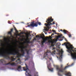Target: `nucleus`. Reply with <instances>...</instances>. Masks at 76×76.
Listing matches in <instances>:
<instances>
[{"instance_id": "21", "label": "nucleus", "mask_w": 76, "mask_h": 76, "mask_svg": "<svg viewBox=\"0 0 76 76\" xmlns=\"http://www.w3.org/2000/svg\"><path fill=\"white\" fill-rule=\"evenodd\" d=\"M38 37H39V38H42V39H43V38H44L42 36H38Z\"/></svg>"}, {"instance_id": "47", "label": "nucleus", "mask_w": 76, "mask_h": 76, "mask_svg": "<svg viewBox=\"0 0 76 76\" xmlns=\"http://www.w3.org/2000/svg\"><path fill=\"white\" fill-rule=\"evenodd\" d=\"M29 35H30V33H28Z\"/></svg>"}, {"instance_id": "19", "label": "nucleus", "mask_w": 76, "mask_h": 76, "mask_svg": "<svg viewBox=\"0 0 76 76\" xmlns=\"http://www.w3.org/2000/svg\"><path fill=\"white\" fill-rule=\"evenodd\" d=\"M18 61H19V62H18V63H21V61L20 58H18Z\"/></svg>"}, {"instance_id": "45", "label": "nucleus", "mask_w": 76, "mask_h": 76, "mask_svg": "<svg viewBox=\"0 0 76 76\" xmlns=\"http://www.w3.org/2000/svg\"><path fill=\"white\" fill-rule=\"evenodd\" d=\"M55 49V48H53V50H54Z\"/></svg>"}, {"instance_id": "56", "label": "nucleus", "mask_w": 76, "mask_h": 76, "mask_svg": "<svg viewBox=\"0 0 76 76\" xmlns=\"http://www.w3.org/2000/svg\"><path fill=\"white\" fill-rule=\"evenodd\" d=\"M47 57H48V56H47Z\"/></svg>"}, {"instance_id": "7", "label": "nucleus", "mask_w": 76, "mask_h": 76, "mask_svg": "<svg viewBox=\"0 0 76 76\" xmlns=\"http://www.w3.org/2000/svg\"><path fill=\"white\" fill-rule=\"evenodd\" d=\"M28 26H32V27H34V26H36L37 27V24L35 23H34V21H33L31 24L30 25H28Z\"/></svg>"}, {"instance_id": "39", "label": "nucleus", "mask_w": 76, "mask_h": 76, "mask_svg": "<svg viewBox=\"0 0 76 76\" xmlns=\"http://www.w3.org/2000/svg\"><path fill=\"white\" fill-rule=\"evenodd\" d=\"M16 31V33H18V31L17 30L15 31Z\"/></svg>"}, {"instance_id": "23", "label": "nucleus", "mask_w": 76, "mask_h": 76, "mask_svg": "<svg viewBox=\"0 0 76 76\" xmlns=\"http://www.w3.org/2000/svg\"><path fill=\"white\" fill-rule=\"evenodd\" d=\"M48 69L49 70H50V71H51V72H53V69L52 68V69H51L49 68L48 67Z\"/></svg>"}, {"instance_id": "27", "label": "nucleus", "mask_w": 76, "mask_h": 76, "mask_svg": "<svg viewBox=\"0 0 76 76\" xmlns=\"http://www.w3.org/2000/svg\"><path fill=\"white\" fill-rule=\"evenodd\" d=\"M62 35H60L58 36V38H61Z\"/></svg>"}, {"instance_id": "38", "label": "nucleus", "mask_w": 76, "mask_h": 76, "mask_svg": "<svg viewBox=\"0 0 76 76\" xmlns=\"http://www.w3.org/2000/svg\"><path fill=\"white\" fill-rule=\"evenodd\" d=\"M14 28H15V31H17V30H16V28L15 27Z\"/></svg>"}, {"instance_id": "25", "label": "nucleus", "mask_w": 76, "mask_h": 76, "mask_svg": "<svg viewBox=\"0 0 76 76\" xmlns=\"http://www.w3.org/2000/svg\"><path fill=\"white\" fill-rule=\"evenodd\" d=\"M58 76H62V75H61V74H60V73L59 72H58Z\"/></svg>"}, {"instance_id": "17", "label": "nucleus", "mask_w": 76, "mask_h": 76, "mask_svg": "<svg viewBox=\"0 0 76 76\" xmlns=\"http://www.w3.org/2000/svg\"><path fill=\"white\" fill-rule=\"evenodd\" d=\"M61 31H63V30H62V29H61L60 30ZM63 32H64V34H67V31L65 30H64L63 31Z\"/></svg>"}, {"instance_id": "5", "label": "nucleus", "mask_w": 76, "mask_h": 76, "mask_svg": "<svg viewBox=\"0 0 76 76\" xmlns=\"http://www.w3.org/2000/svg\"><path fill=\"white\" fill-rule=\"evenodd\" d=\"M46 38H44V37L42 39L43 42H42V43H45V42L47 40H48V39H50L52 38H53V37H51V36H49V37H46Z\"/></svg>"}, {"instance_id": "48", "label": "nucleus", "mask_w": 76, "mask_h": 76, "mask_svg": "<svg viewBox=\"0 0 76 76\" xmlns=\"http://www.w3.org/2000/svg\"><path fill=\"white\" fill-rule=\"evenodd\" d=\"M43 36H44V37H45V36H44V35H43Z\"/></svg>"}, {"instance_id": "31", "label": "nucleus", "mask_w": 76, "mask_h": 76, "mask_svg": "<svg viewBox=\"0 0 76 76\" xmlns=\"http://www.w3.org/2000/svg\"><path fill=\"white\" fill-rule=\"evenodd\" d=\"M52 31L53 33H56V31L54 30H52Z\"/></svg>"}, {"instance_id": "9", "label": "nucleus", "mask_w": 76, "mask_h": 76, "mask_svg": "<svg viewBox=\"0 0 76 76\" xmlns=\"http://www.w3.org/2000/svg\"><path fill=\"white\" fill-rule=\"evenodd\" d=\"M56 41L55 40H53V41H51V40H49L48 41L49 43H51V46H50V47H54V43Z\"/></svg>"}, {"instance_id": "15", "label": "nucleus", "mask_w": 76, "mask_h": 76, "mask_svg": "<svg viewBox=\"0 0 76 76\" xmlns=\"http://www.w3.org/2000/svg\"><path fill=\"white\" fill-rule=\"evenodd\" d=\"M67 44H68V45H66H66L68 46L69 47H72L73 46V45L69 43V42H68L67 43Z\"/></svg>"}, {"instance_id": "11", "label": "nucleus", "mask_w": 76, "mask_h": 76, "mask_svg": "<svg viewBox=\"0 0 76 76\" xmlns=\"http://www.w3.org/2000/svg\"><path fill=\"white\" fill-rule=\"evenodd\" d=\"M51 53V52L50 51L47 50V52H45V56H48V53Z\"/></svg>"}, {"instance_id": "42", "label": "nucleus", "mask_w": 76, "mask_h": 76, "mask_svg": "<svg viewBox=\"0 0 76 76\" xmlns=\"http://www.w3.org/2000/svg\"><path fill=\"white\" fill-rule=\"evenodd\" d=\"M34 40H36V39H33V41H34Z\"/></svg>"}, {"instance_id": "24", "label": "nucleus", "mask_w": 76, "mask_h": 76, "mask_svg": "<svg viewBox=\"0 0 76 76\" xmlns=\"http://www.w3.org/2000/svg\"><path fill=\"white\" fill-rule=\"evenodd\" d=\"M65 45V46L66 47V45H68V44H67V43H66V42L64 43L63 44V45Z\"/></svg>"}, {"instance_id": "52", "label": "nucleus", "mask_w": 76, "mask_h": 76, "mask_svg": "<svg viewBox=\"0 0 76 76\" xmlns=\"http://www.w3.org/2000/svg\"><path fill=\"white\" fill-rule=\"evenodd\" d=\"M7 16H9V15H7Z\"/></svg>"}, {"instance_id": "49", "label": "nucleus", "mask_w": 76, "mask_h": 76, "mask_svg": "<svg viewBox=\"0 0 76 76\" xmlns=\"http://www.w3.org/2000/svg\"><path fill=\"white\" fill-rule=\"evenodd\" d=\"M37 22H39V21L37 20Z\"/></svg>"}, {"instance_id": "1", "label": "nucleus", "mask_w": 76, "mask_h": 76, "mask_svg": "<svg viewBox=\"0 0 76 76\" xmlns=\"http://www.w3.org/2000/svg\"><path fill=\"white\" fill-rule=\"evenodd\" d=\"M3 40H0V43L1 44L0 45V56H2L3 57L6 58L7 60H8V59L10 60V58L9 56V55H13L14 56L17 55V58H21L22 56H23L25 54V50L23 49H25V51L26 52L27 54H29V52L30 51V50L26 49L27 48L26 46H25V47H19V48H22V49L20 50L22 53V54L19 53V50L16 49L14 51H12L13 50V48H12L10 49L11 51H12L11 52H5L6 54H4L2 53V50L3 49H4V47L5 46V45L3 44Z\"/></svg>"}, {"instance_id": "35", "label": "nucleus", "mask_w": 76, "mask_h": 76, "mask_svg": "<svg viewBox=\"0 0 76 76\" xmlns=\"http://www.w3.org/2000/svg\"><path fill=\"white\" fill-rule=\"evenodd\" d=\"M8 23H9L10 24H11V23H10V21H8Z\"/></svg>"}, {"instance_id": "36", "label": "nucleus", "mask_w": 76, "mask_h": 76, "mask_svg": "<svg viewBox=\"0 0 76 76\" xmlns=\"http://www.w3.org/2000/svg\"><path fill=\"white\" fill-rule=\"evenodd\" d=\"M36 38H39V37H38V36L37 35L36 37Z\"/></svg>"}, {"instance_id": "53", "label": "nucleus", "mask_w": 76, "mask_h": 76, "mask_svg": "<svg viewBox=\"0 0 76 76\" xmlns=\"http://www.w3.org/2000/svg\"><path fill=\"white\" fill-rule=\"evenodd\" d=\"M75 50H76V48H75Z\"/></svg>"}, {"instance_id": "43", "label": "nucleus", "mask_w": 76, "mask_h": 76, "mask_svg": "<svg viewBox=\"0 0 76 76\" xmlns=\"http://www.w3.org/2000/svg\"><path fill=\"white\" fill-rule=\"evenodd\" d=\"M55 34H58V35H59V34L58 33H56Z\"/></svg>"}, {"instance_id": "12", "label": "nucleus", "mask_w": 76, "mask_h": 76, "mask_svg": "<svg viewBox=\"0 0 76 76\" xmlns=\"http://www.w3.org/2000/svg\"><path fill=\"white\" fill-rule=\"evenodd\" d=\"M3 62H4L5 63H6V61L4 60V59H1L0 60V63H3Z\"/></svg>"}, {"instance_id": "14", "label": "nucleus", "mask_w": 76, "mask_h": 76, "mask_svg": "<svg viewBox=\"0 0 76 76\" xmlns=\"http://www.w3.org/2000/svg\"><path fill=\"white\" fill-rule=\"evenodd\" d=\"M21 69L22 68H21V66H20V65L18 67V68H17V70H18V71H20V70H21Z\"/></svg>"}, {"instance_id": "20", "label": "nucleus", "mask_w": 76, "mask_h": 76, "mask_svg": "<svg viewBox=\"0 0 76 76\" xmlns=\"http://www.w3.org/2000/svg\"><path fill=\"white\" fill-rule=\"evenodd\" d=\"M36 23L37 25V26L38 24L39 25H41V23L39 22H36Z\"/></svg>"}, {"instance_id": "26", "label": "nucleus", "mask_w": 76, "mask_h": 76, "mask_svg": "<svg viewBox=\"0 0 76 76\" xmlns=\"http://www.w3.org/2000/svg\"><path fill=\"white\" fill-rule=\"evenodd\" d=\"M26 41L27 44H30V43H31V42L30 41H27V40H26Z\"/></svg>"}, {"instance_id": "16", "label": "nucleus", "mask_w": 76, "mask_h": 76, "mask_svg": "<svg viewBox=\"0 0 76 76\" xmlns=\"http://www.w3.org/2000/svg\"><path fill=\"white\" fill-rule=\"evenodd\" d=\"M65 75L66 76H71V73L69 72H68L66 74H65Z\"/></svg>"}, {"instance_id": "34", "label": "nucleus", "mask_w": 76, "mask_h": 76, "mask_svg": "<svg viewBox=\"0 0 76 76\" xmlns=\"http://www.w3.org/2000/svg\"><path fill=\"white\" fill-rule=\"evenodd\" d=\"M69 37H72V35L71 34H69Z\"/></svg>"}, {"instance_id": "8", "label": "nucleus", "mask_w": 76, "mask_h": 76, "mask_svg": "<svg viewBox=\"0 0 76 76\" xmlns=\"http://www.w3.org/2000/svg\"><path fill=\"white\" fill-rule=\"evenodd\" d=\"M9 64H10L11 66H16V64L15 62L12 63H11L10 62H9L8 63L4 64V66H7V65H8Z\"/></svg>"}, {"instance_id": "51", "label": "nucleus", "mask_w": 76, "mask_h": 76, "mask_svg": "<svg viewBox=\"0 0 76 76\" xmlns=\"http://www.w3.org/2000/svg\"><path fill=\"white\" fill-rule=\"evenodd\" d=\"M47 34V33H45V34Z\"/></svg>"}, {"instance_id": "2", "label": "nucleus", "mask_w": 76, "mask_h": 76, "mask_svg": "<svg viewBox=\"0 0 76 76\" xmlns=\"http://www.w3.org/2000/svg\"><path fill=\"white\" fill-rule=\"evenodd\" d=\"M54 20L52 19V17H50L47 19L46 22L47 23H45V25L47 27L44 28H45V30L46 31H48V29H49V27L51 25H54L55 24V23L54 22H53V23H51V22H52V21H53Z\"/></svg>"}, {"instance_id": "54", "label": "nucleus", "mask_w": 76, "mask_h": 76, "mask_svg": "<svg viewBox=\"0 0 76 76\" xmlns=\"http://www.w3.org/2000/svg\"><path fill=\"white\" fill-rule=\"evenodd\" d=\"M6 40V39H5Z\"/></svg>"}, {"instance_id": "37", "label": "nucleus", "mask_w": 76, "mask_h": 76, "mask_svg": "<svg viewBox=\"0 0 76 76\" xmlns=\"http://www.w3.org/2000/svg\"><path fill=\"white\" fill-rule=\"evenodd\" d=\"M48 58H49V59H50V60H51V59H52V58H50L48 57Z\"/></svg>"}, {"instance_id": "41", "label": "nucleus", "mask_w": 76, "mask_h": 76, "mask_svg": "<svg viewBox=\"0 0 76 76\" xmlns=\"http://www.w3.org/2000/svg\"><path fill=\"white\" fill-rule=\"evenodd\" d=\"M65 40L66 41H68L67 40V39H65Z\"/></svg>"}, {"instance_id": "6", "label": "nucleus", "mask_w": 76, "mask_h": 76, "mask_svg": "<svg viewBox=\"0 0 76 76\" xmlns=\"http://www.w3.org/2000/svg\"><path fill=\"white\" fill-rule=\"evenodd\" d=\"M26 67L25 68V67H24L23 68L24 70V71H26V73H27L28 75V76H32L31 75L29 74V73L28 72L27 70H28V66H27V65H26Z\"/></svg>"}, {"instance_id": "46", "label": "nucleus", "mask_w": 76, "mask_h": 76, "mask_svg": "<svg viewBox=\"0 0 76 76\" xmlns=\"http://www.w3.org/2000/svg\"><path fill=\"white\" fill-rule=\"evenodd\" d=\"M18 61V60L16 61L15 62H17Z\"/></svg>"}, {"instance_id": "4", "label": "nucleus", "mask_w": 76, "mask_h": 76, "mask_svg": "<svg viewBox=\"0 0 76 76\" xmlns=\"http://www.w3.org/2000/svg\"><path fill=\"white\" fill-rule=\"evenodd\" d=\"M66 48L68 50H67L69 52V53H71V55L72 56V53H72V51H73V52H74V51H75L74 50L72 49H75V48H74V47H69L67 45H66Z\"/></svg>"}, {"instance_id": "33", "label": "nucleus", "mask_w": 76, "mask_h": 76, "mask_svg": "<svg viewBox=\"0 0 76 76\" xmlns=\"http://www.w3.org/2000/svg\"><path fill=\"white\" fill-rule=\"evenodd\" d=\"M54 35V34L53 33L52 34L51 36H50L51 37H52L53 35Z\"/></svg>"}, {"instance_id": "29", "label": "nucleus", "mask_w": 76, "mask_h": 76, "mask_svg": "<svg viewBox=\"0 0 76 76\" xmlns=\"http://www.w3.org/2000/svg\"><path fill=\"white\" fill-rule=\"evenodd\" d=\"M6 42L7 43V45H10V44H9V42L6 41Z\"/></svg>"}, {"instance_id": "30", "label": "nucleus", "mask_w": 76, "mask_h": 76, "mask_svg": "<svg viewBox=\"0 0 76 76\" xmlns=\"http://www.w3.org/2000/svg\"><path fill=\"white\" fill-rule=\"evenodd\" d=\"M61 51H60V53H61L62 54V53H63V49H61Z\"/></svg>"}, {"instance_id": "18", "label": "nucleus", "mask_w": 76, "mask_h": 76, "mask_svg": "<svg viewBox=\"0 0 76 76\" xmlns=\"http://www.w3.org/2000/svg\"><path fill=\"white\" fill-rule=\"evenodd\" d=\"M11 60L12 61H14V60H16V58H13V57H11Z\"/></svg>"}, {"instance_id": "13", "label": "nucleus", "mask_w": 76, "mask_h": 76, "mask_svg": "<svg viewBox=\"0 0 76 76\" xmlns=\"http://www.w3.org/2000/svg\"><path fill=\"white\" fill-rule=\"evenodd\" d=\"M13 28L11 29H10V31H9L8 32V34H10L11 35H12V32H13Z\"/></svg>"}, {"instance_id": "32", "label": "nucleus", "mask_w": 76, "mask_h": 76, "mask_svg": "<svg viewBox=\"0 0 76 76\" xmlns=\"http://www.w3.org/2000/svg\"><path fill=\"white\" fill-rule=\"evenodd\" d=\"M29 58V57L28 56L27 58L25 59V60H28Z\"/></svg>"}, {"instance_id": "44", "label": "nucleus", "mask_w": 76, "mask_h": 76, "mask_svg": "<svg viewBox=\"0 0 76 76\" xmlns=\"http://www.w3.org/2000/svg\"><path fill=\"white\" fill-rule=\"evenodd\" d=\"M42 43V45H44V43Z\"/></svg>"}, {"instance_id": "50", "label": "nucleus", "mask_w": 76, "mask_h": 76, "mask_svg": "<svg viewBox=\"0 0 76 76\" xmlns=\"http://www.w3.org/2000/svg\"><path fill=\"white\" fill-rule=\"evenodd\" d=\"M18 36H19L20 35L19 34H18Z\"/></svg>"}, {"instance_id": "57", "label": "nucleus", "mask_w": 76, "mask_h": 76, "mask_svg": "<svg viewBox=\"0 0 76 76\" xmlns=\"http://www.w3.org/2000/svg\"><path fill=\"white\" fill-rule=\"evenodd\" d=\"M54 52H55V51H54Z\"/></svg>"}, {"instance_id": "55", "label": "nucleus", "mask_w": 76, "mask_h": 76, "mask_svg": "<svg viewBox=\"0 0 76 76\" xmlns=\"http://www.w3.org/2000/svg\"><path fill=\"white\" fill-rule=\"evenodd\" d=\"M11 48H12V47H11Z\"/></svg>"}, {"instance_id": "28", "label": "nucleus", "mask_w": 76, "mask_h": 76, "mask_svg": "<svg viewBox=\"0 0 76 76\" xmlns=\"http://www.w3.org/2000/svg\"><path fill=\"white\" fill-rule=\"evenodd\" d=\"M59 58L60 60H61V59L62 58V55L60 56L59 57Z\"/></svg>"}, {"instance_id": "40", "label": "nucleus", "mask_w": 76, "mask_h": 76, "mask_svg": "<svg viewBox=\"0 0 76 76\" xmlns=\"http://www.w3.org/2000/svg\"><path fill=\"white\" fill-rule=\"evenodd\" d=\"M74 50V51L73 52L74 53H75V52H76V50Z\"/></svg>"}, {"instance_id": "22", "label": "nucleus", "mask_w": 76, "mask_h": 76, "mask_svg": "<svg viewBox=\"0 0 76 76\" xmlns=\"http://www.w3.org/2000/svg\"><path fill=\"white\" fill-rule=\"evenodd\" d=\"M38 72H36L35 74L34 75V76H38Z\"/></svg>"}, {"instance_id": "10", "label": "nucleus", "mask_w": 76, "mask_h": 76, "mask_svg": "<svg viewBox=\"0 0 76 76\" xmlns=\"http://www.w3.org/2000/svg\"><path fill=\"white\" fill-rule=\"evenodd\" d=\"M71 56L73 59H76V54L72 53L71 54Z\"/></svg>"}, {"instance_id": "3", "label": "nucleus", "mask_w": 76, "mask_h": 76, "mask_svg": "<svg viewBox=\"0 0 76 76\" xmlns=\"http://www.w3.org/2000/svg\"><path fill=\"white\" fill-rule=\"evenodd\" d=\"M72 66V65H69L66 66L64 68L63 67V65L61 64V65L60 67H59V66H56V69L58 71H59V72L63 73V72H65V70H66L67 68H68V67H71Z\"/></svg>"}]
</instances>
